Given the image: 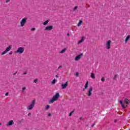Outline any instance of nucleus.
Listing matches in <instances>:
<instances>
[{
    "label": "nucleus",
    "mask_w": 130,
    "mask_h": 130,
    "mask_svg": "<svg viewBox=\"0 0 130 130\" xmlns=\"http://www.w3.org/2000/svg\"><path fill=\"white\" fill-rule=\"evenodd\" d=\"M7 52H6V51H4L3 52H2L1 53V55H4V54H6V53H7Z\"/></svg>",
    "instance_id": "24"
},
{
    "label": "nucleus",
    "mask_w": 130,
    "mask_h": 130,
    "mask_svg": "<svg viewBox=\"0 0 130 130\" xmlns=\"http://www.w3.org/2000/svg\"><path fill=\"white\" fill-rule=\"evenodd\" d=\"M59 97H60V95L59 94V93H55V95H53L52 99L49 101V104H50V103H53L54 101H57L58 100V98H59Z\"/></svg>",
    "instance_id": "1"
},
{
    "label": "nucleus",
    "mask_w": 130,
    "mask_h": 130,
    "mask_svg": "<svg viewBox=\"0 0 130 130\" xmlns=\"http://www.w3.org/2000/svg\"><path fill=\"white\" fill-rule=\"evenodd\" d=\"M82 23H83V20H80L78 24H77V26L80 27V26H81V25H82Z\"/></svg>",
    "instance_id": "16"
},
{
    "label": "nucleus",
    "mask_w": 130,
    "mask_h": 130,
    "mask_svg": "<svg viewBox=\"0 0 130 130\" xmlns=\"http://www.w3.org/2000/svg\"><path fill=\"white\" fill-rule=\"evenodd\" d=\"M117 77H118V75L115 74L113 78V80H116Z\"/></svg>",
    "instance_id": "21"
},
{
    "label": "nucleus",
    "mask_w": 130,
    "mask_h": 130,
    "mask_svg": "<svg viewBox=\"0 0 130 130\" xmlns=\"http://www.w3.org/2000/svg\"><path fill=\"white\" fill-rule=\"evenodd\" d=\"M129 38H130V36L129 35L127 36L125 40V43H127V41H128V40L129 39Z\"/></svg>",
    "instance_id": "17"
},
{
    "label": "nucleus",
    "mask_w": 130,
    "mask_h": 130,
    "mask_svg": "<svg viewBox=\"0 0 130 130\" xmlns=\"http://www.w3.org/2000/svg\"><path fill=\"white\" fill-rule=\"evenodd\" d=\"M76 77H79V72H77L76 73Z\"/></svg>",
    "instance_id": "28"
},
{
    "label": "nucleus",
    "mask_w": 130,
    "mask_h": 130,
    "mask_svg": "<svg viewBox=\"0 0 130 130\" xmlns=\"http://www.w3.org/2000/svg\"><path fill=\"white\" fill-rule=\"evenodd\" d=\"M39 81L38 79H36L34 80V82H38Z\"/></svg>",
    "instance_id": "29"
},
{
    "label": "nucleus",
    "mask_w": 130,
    "mask_h": 130,
    "mask_svg": "<svg viewBox=\"0 0 130 130\" xmlns=\"http://www.w3.org/2000/svg\"><path fill=\"white\" fill-rule=\"evenodd\" d=\"M0 125H2V123L0 122Z\"/></svg>",
    "instance_id": "45"
},
{
    "label": "nucleus",
    "mask_w": 130,
    "mask_h": 130,
    "mask_svg": "<svg viewBox=\"0 0 130 130\" xmlns=\"http://www.w3.org/2000/svg\"><path fill=\"white\" fill-rule=\"evenodd\" d=\"M11 49H12V46H9L8 47H7L6 49V52H8V51H10V50H11Z\"/></svg>",
    "instance_id": "12"
},
{
    "label": "nucleus",
    "mask_w": 130,
    "mask_h": 130,
    "mask_svg": "<svg viewBox=\"0 0 130 130\" xmlns=\"http://www.w3.org/2000/svg\"><path fill=\"white\" fill-rule=\"evenodd\" d=\"M79 119H80V120H82L83 117H80Z\"/></svg>",
    "instance_id": "35"
},
{
    "label": "nucleus",
    "mask_w": 130,
    "mask_h": 130,
    "mask_svg": "<svg viewBox=\"0 0 130 130\" xmlns=\"http://www.w3.org/2000/svg\"><path fill=\"white\" fill-rule=\"evenodd\" d=\"M83 56V53H81L80 54L76 56L75 58V60L78 61L79 59H81V58Z\"/></svg>",
    "instance_id": "9"
},
{
    "label": "nucleus",
    "mask_w": 130,
    "mask_h": 130,
    "mask_svg": "<svg viewBox=\"0 0 130 130\" xmlns=\"http://www.w3.org/2000/svg\"><path fill=\"white\" fill-rule=\"evenodd\" d=\"M35 104H36V100L34 99L31 103L29 105H28L27 107V110H32L33 108H34V106H35Z\"/></svg>",
    "instance_id": "2"
},
{
    "label": "nucleus",
    "mask_w": 130,
    "mask_h": 130,
    "mask_svg": "<svg viewBox=\"0 0 130 130\" xmlns=\"http://www.w3.org/2000/svg\"><path fill=\"white\" fill-rule=\"evenodd\" d=\"M31 113H28V116H30V115H31Z\"/></svg>",
    "instance_id": "39"
},
{
    "label": "nucleus",
    "mask_w": 130,
    "mask_h": 130,
    "mask_svg": "<svg viewBox=\"0 0 130 130\" xmlns=\"http://www.w3.org/2000/svg\"><path fill=\"white\" fill-rule=\"evenodd\" d=\"M13 124H14V121L13 120H11L6 124V125L7 126H10L11 125H13Z\"/></svg>",
    "instance_id": "10"
},
{
    "label": "nucleus",
    "mask_w": 130,
    "mask_h": 130,
    "mask_svg": "<svg viewBox=\"0 0 130 130\" xmlns=\"http://www.w3.org/2000/svg\"><path fill=\"white\" fill-rule=\"evenodd\" d=\"M48 22H49V19H48L46 21H45L44 23H43V25L44 26H45V25H47V24H48Z\"/></svg>",
    "instance_id": "19"
},
{
    "label": "nucleus",
    "mask_w": 130,
    "mask_h": 130,
    "mask_svg": "<svg viewBox=\"0 0 130 130\" xmlns=\"http://www.w3.org/2000/svg\"><path fill=\"white\" fill-rule=\"evenodd\" d=\"M53 29V26L52 25L47 26L44 30L45 31H51Z\"/></svg>",
    "instance_id": "6"
},
{
    "label": "nucleus",
    "mask_w": 130,
    "mask_h": 130,
    "mask_svg": "<svg viewBox=\"0 0 130 130\" xmlns=\"http://www.w3.org/2000/svg\"><path fill=\"white\" fill-rule=\"evenodd\" d=\"M61 68H62V66H59V67L58 68V70H59V69H61Z\"/></svg>",
    "instance_id": "32"
},
{
    "label": "nucleus",
    "mask_w": 130,
    "mask_h": 130,
    "mask_svg": "<svg viewBox=\"0 0 130 130\" xmlns=\"http://www.w3.org/2000/svg\"><path fill=\"white\" fill-rule=\"evenodd\" d=\"M50 107V106H49V105H47L45 107V110H47L48 109H49Z\"/></svg>",
    "instance_id": "18"
},
{
    "label": "nucleus",
    "mask_w": 130,
    "mask_h": 130,
    "mask_svg": "<svg viewBox=\"0 0 130 130\" xmlns=\"http://www.w3.org/2000/svg\"><path fill=\"white\" fill-rule=\"evenodd\" d=\"M84 40H85V38L82 37L81 40L78 42V44H81V43H82Z\"/></svg>",
    "instance_id": "14"
},
{
    "label": "nucleus",
    "mask_w": 130,
    "mask_h": 130,
    "mask_svg": "<svg viewBox=\"0 0 130 130\" xmlns=\"http://www.w3.org/2000/svg\"><path fill=\"white\" fill-rule=\"evenodd\" d=\"M30 30H31V31H35L36 28H35V27H32V28H31Z\"/></svg>",
    "instance_id": "25"
},
{
    "label": "nucleus",
    "mask_w": 130,
    "mask_h": 130,
    "mask_svg": "<svg viewBox=\"0 0 130 130\" xmlns=\"http://www.w3.org/2000/svg\"><path fill=\"white\" fill-rule=\"evenodd\" d=\"M68 86H69V83H68V82H66L65 83L61 84V87H62V89H66Z\"/></svg>",
    "instance_id": "8"
},
{
    "label": "nucleus",
    "mask_w": 130,
    "mask_h": 130,
    "mask_svg": "<svg viewBox=\"0 0 130 130\" xmlns=\"http://www.w3.org/2000/svg\"><path fill=\"white\" fill-rule=\"evenodd\" d=\"M124 102L126 104V105H128V104H129L130 101L127 99H125L124 100Z\"/></svg>",
    "instance_id": "11"
},
{
    "label": "nucleus",
    "mask_w": 130,
    "mask_h": 130,
    "mask_svg": "<svg viewBox=\"0 0 130 130\" xmlns=\"http://www.w3.org/2000/svg\"><path fill=\"white\" fill-rule=\"evenodd\" d=\"M111 40H108L107 42V43H106V48H107V49H108V50H109V49H110V48H111V47H110V44H111Z\"/></svg>",
    "instance_id": "7"
},
{
    "label": "nucleus",
    "mask_w": 130,
    "mask_h": 130,
    "mask_svg": "<svg viewBox=\"0 0 130 130\" xmlns=\"http://www.w3.org/2000/svg\"><path fill=\"white\" fill-rule=\"evenodd\" d=\"M9 54H10V55L13 54V52H11L9 53Z\"/></svg>",
    "instance_id": "41"
},
{
    "label": "nucleus",
    "mask_w": 130,
    "mask_h": 130,
    "mask_svg": "<svg viewBox=\"0 0 130 130\" xmlns=\"http://www.w3.org/2000/svg\"><path fill=\"white\" fill-rule=\"evenodd\" d=\"M51 85H54V84H55V82H51Z\"/></svg>",
    "instance_id": "30"
},
{
    "label": "nucleus",
    "mask_w": 130,
    "mask_h": 130,
    "mask_svg": "<svg viewBox=\"0 0 130 130\" xmlns=\"http://www.w3.org/2000/svg\"><path fill=\"white\" fill-rule=\"evenodd\" d=\"M89 84V82H86L85 83V85L84 86V88L83 89V91H85V89H87L88 88V85Z\"/></svg>",
    "instance_id": "13"
},
{
    "label": "nucleus",
    "mask_w": 130,
    "mask_h": 130,
    "mask_svg": "<svg viewBox=\"0 0 130 130\" xmlns=\"http://www.w3.org/2000/svg\"><path fill=\"white\" fill-rule=\"evenodd\" d=\"M52 82H56V79H53V80L52 81Z\"/></svg>",
    "instance_id": "38"
},
{
    "label": "nucleus",
    "mask_w": 130,
    "mask_h": 130,
    "mask_svg": "<svg viewBox=\"0 0 130 130\" xmlns=\"http://www.w3.org/2000/svg\"><path fill=\"white\" fill-rule=\"evenodd\" d=\"M91 77L92 79H94L95 75H94V73H91Z\"/></svg>",
    "instance_id": "23"
},
{
    "label": "nucleus",
    "mask_w": 130,
    "mask_h": 130,
    "mask_svg": "<svg viewBox=\"0 0 130 130\" xmlns=\"http://www.w3.org/2000/svg\"><path fill=\"white\" fill-rule=\"evenodd\" d=\"M58 77H59V76H58V75H56V78H58Z\"/></svg>",
    "instance_id": "42"
},
{
    "label": "nucleus",
    "mask_w": 130,
    "mask_h": 130,
    "mask_svg": "<svg viewBox=\"0 0 130 130\" xmlns=\"http://www.w3.org/2000/svg\"><path fill=\"white\" fill-rule=\"evenodd\" d=\"M78 6H75L73 9V12H75V11H77L78 10Z\"/></svg>",
    "instance_id": "22"
},
{
    "label": "nucleus",
    "mask_w": 130,
    "mask_h": 130,
    "mask_svg": "<svg viewBox=\"0 0 130 130\" xmlns=\"http://www.w3.org/2000/svg\"><path fill=\"white\" fill-rule=\"evenodd\" d=\"M27 20H28V18L27 17L24 18L20 21V26L24 27L25 26V24L27 23Z\"/></svg>",
    "instance_id": "3"
},
{
    "label": "nucleus",
    "mask_w": 130,
    "mask_h": 130,
    "mask_svg": "<svg viewBox=\"0 0 130 130\" xmlns=\"http://www.w3.org/2000/svg\"><path fill=\"white\" fill-rule=\"evenodd\" d=\"M10 0H6V3H9V2H10Z\"/></svg>",
    "instance_id": "40"
},
{
    "label": "nucleus",
    "mask_w": 130,
    "mask_h": 130,
    "mask_svg": "<svg viewBox=\"0 0 130 130\" xmlns=\"http://www.w3.org/2000/svg\"><path fill=\"white\" fill-rule=\"evenodd\" d=\"M120 104H121L122 107L123 108V109H125V105L122 103V101H120Z\"/></svg>",
    "instance_id": "15"
},
{
    "label": "nucleus",
    "mask_w": 130,
    "mask_h": 130,
    "mask_svg": "<svg viewBox=\"0 0 130 130\" xmlns=\"http://www.w3.org/2000/svg\"><path fill=\"white\" fill-rule=\"evenodd\" d=\"M23 75H27V72H25L24 73H23Z\"/></svg>",
    "instance_id": "37"
},
{
    "label": "nucleus",
    "mask_w": 130,
    "mask_h": 130,
    "mask_svg": "<svg viewBox=\"0 0 130 130\" xmlns=\"http://www.w3.org/2000/svg\"><path fill=\"white\" fill-rule=\"evenodd\" d=\"M74 112H71L70 114H69V116H72V114H73Z\"/></svg>",
    "instance_id": "27"
},
{
    "label": "nucleus",
    "mask_w": 130,
    "mask_h": 130,
    "mask_svg": "<svg viewBox=\"0 0 130 130\" xmlns=\"http://www.w3.org/2000/svg\"><path fill=\"white\" fill-rule=\"evenodd\" d=\"M92 91H93V87L92 86H90L89 88H88V93H87V96H88V97H90V96H91Z\"/></svg>",
    "instance_id": "5"
},
{
    "label": "nucleus",
    "mask_w": 130,
    "mask_h": 130,
    "mask_svg": "<svg viewBox=\"0 0 130 130\" xmlns=\"http://www.w3.org/2000/svg\"><path fill=\"white\" fill-rule=\"evenodd\" d=\"M66 50H67V49L64 48V49H62V50H61L60 52H59V53H64V52H66Z\"/></svg>",
    "instance_id": "20"
},
{
    "label": "nucleus",
    "mask_w": 130,
    "mask_h": 130,
    "mask_svg": "<svg viewBox=\"0 0 130 130\" xmlns=\"http://www.w3.org/2000/svg\"><path fill=\"white\" fill-rule=\"evenodd\" d=\"M8 95H9V92H7V93L5 94V96H8Z\"/></svg>",
    "instance_id": "36"
},
{
    "label": "nucleus",
    "mask_w": 130,
    "mask_h": 130,
    "mask_svg": "<svg viewBox=\"0 0 130 130\" xmlns=\"http://www.w3.org/2000/svg\"><path fill=\"white\" fill-rule=\"evenodd\" d=\"M14 75H17V72L14 73Z\"/></svg>",
    "instance_id": "44"
},
{
    "label": "nucleus",
    "mask_w": 130,
    "mask_h": 130,
    "mask_svg": "<svg viewBox=\"0 0 130 130\" xmlns=\"http://www.w3.org/2000/svg\"><path fill=\"white\" fill-rule=\"evenodd\" d=\"M48 116L49 117H50V116H51V114L49 113L48 115Z\"/></svg>",
    "instance_id": "34"
},
{
    "label": "nucleus",
    "mask_w": 130,
    "mask_h": 130,
    "mask_svg": "<svg viewBox=\"0 0 130 130\" xmlns=\"http://www.w3.org/2000/svg\"><path fill=\"white\" fill-rule=\"evenodd\" d=\"M94 125H95V123L92 124L91 127H94Z\"/></svg>",
    "instance_id": "33"
},
{
    "label": "nucleus",
    "mask_w": 130,
    "mask_h": 130,
    "mask_svg": "<svg viewBox=\"0 0 130 130\" xmlns=\"http://www.w3.org/2000/svg\"><path fill=\"white\" fill-rule=\"evenodd\" d=\"M24 50L25 49L24 47H19L15 51V53H19V54H22V53L24 52Z\"/></svg>",
    "instance_id": "4"
},
{
    "label": "nucleus",
    "mask_w": 130,
    "mask_h": 130,
    "mask_svg": "<svg viewBox=\"0 0 130 130\" xmlns=\"http://www.w3.org/2000/svg\"><path fill=\"white\" fill-rule=\"evenodd\" d=\"M67 36H70V33L67 34Z\"/></svg>",
    "instance_id": "43"
},
{
    "label": "nucleus",
    "mask_w": 130,
    "mask_h": 130,
    "mask_svg": "<svg viewBox=\"0 0 130 130\" xmlns=\"http://www.w3.org/2000/svg\"><path fill=\"white\" fill-rule=\"evenodd\" d=\"M101 81H102V82H104V81H105V79L104 78V77H103V78L101 79Z\"/></svg>",
    "instance_id": "26"
},
{
    "label": "nucleus",
    "mask_w": 130,
    "mask_h": 130,
    "mask_svg": "<svg viewBox=\"0 0 130 130\" xmlns=\"http://www.w3.org/2000/svg\"><path fill=\"white\" fill-rule=\"evenodd\" d=\"M25 89H26V87H23L22 89V91H25Z\"/></svg>",
    "instance_id": "31"
}]
</instances>
